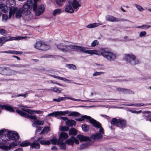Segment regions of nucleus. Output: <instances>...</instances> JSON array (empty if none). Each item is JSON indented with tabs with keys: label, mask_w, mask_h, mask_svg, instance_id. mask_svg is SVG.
Listing matches in <instances>:
<instances>
[{
	"label": "nucleus",
	"mask_w": 151,
	"mask_h": 151,
	"mask_svg": "<svg viewBox=\"0 0 151 151\" xmlns=\"http://www.w3.org/2000/svg\"><path fill=\"white\" fill-rule=\"evenodd\" d=\"M100 25L99 23H95L92 24H89L86 26V27L88 28H94Z\"/></svg>",
	"instance_id": "nucleus-32"
},
{
	"label": "nucleus",
	"mask_w": 151,
	"mask_h": 151,
	"mask_svg": "<svg viewBox=\"0 0 151 151\" xmlns=\"http://www.w3.org/2000/svg\"><path fill=\"white\" fill-rule=\"evenodd\" d=\"M104 73L103 72H96L93 74V75L94 76H99L104 74Z\"/></svg>",
	"instance_id": "nucleus-51"
},
{
	"label": "nucleus",
	"mask_w": 151,
	"mask_h": 151,
	"mask_svg": "<svg viewBox=\"0 0 151 151\" xmlns=\"http://www.w3.org/2000/svg\"><path fill=\"white\" fill-rule=\"evenodd\" d=\"M77 138L80 141H83L90 140L89 138L87 137L84 136L82 135H78L77 136Z\"/></svg>",
	"instance_id": "nucleus-24"
},
{
	"label": "nucleus",
	"mask_w": 151,
	"mask_h": 151,
	"mask_svg": "<svg viewBox=\"0 0 151 151\" xmlns=\"http://www.w3.org/2000/svg\"><path fill=\"white\" fill-rule=\"evenodd\" d=\"M66 125L70 127H72L73 126H75L76 125V122L73 120H68L65 122Z\"/></svg>",
	"instance_id": "nucleus-27"
},
{
	"label": "nucleus",
	"mask_w": 151,
	"mask_h": 151,
	"mask_svg": "<svg viewBox=\"0 0 151 151\" xmlns=\"http://www.w3.org/2000/svg\"><path fill=\"white\" fill-rule=\"evenodd\" d=\"M27 37H23L20 36H19L17 37L9 36H7L6 37V41L13 40H22L24 39H25Z\"/></svg>",
	"instance_id": "nucleus-19"
},
{
	"label": "nucleus",
	"mask_w": 151,
	"mask_h": 151,
	"mask_svg": "<svg viewBox=\"0 0 151 151\" xmlns=\"http://www.w3.org/2000/svg\"><path fill=\"white\" fill-rule=\"evenodd\" d=\"M74 10L73 7H72L70 2L69 3V4L65 6V11L66 12L72 13L74 12Z\"/></svg>",
	"instance_id": "nucleus-20"
},
{
	"label": "nucleus",
	"mask_w": 151,
	"mask_h": 151,
	"mask_svg": "<svg viewBox=\"0 0 151 151\" xmlns=\"http://www.w3.org/2000/svg\"><path fill=\"white\" fill-rule=\"evenodd\" d=\"M101 116L106 119L107 120H109L110 119V118L108 116L105 115H103V114H101Z\"/></svg>",
	"instance_id": "nucleus-59"
},
{
	"label": "nucleus",
	"mask_w": 151,
	"mask_h": 151,
	"mask_svg": "<svg viewBox=\"0 0 151 151\" xmlns=\"http://www.w3.org/2000/svg\"><path fill=\"white\" fill-rule=\"evenodd\" d=\"M111 124L114 126H116L122 129L126 126V122L124 120L118 119L114 118L111 121Z\"/></svg>",
	"instance_id": "nucleus-5"
},
{
	"label": "nucleus",
	"mask_w": 151,
	"mask_h": 151,
	"mask_svg": "<svg viewBox=\"0 0 151 151\" xmlns=\"http://www.w3.org/2000/svg\"><path fill=\"white\" fill-rule=\"evenodd\" d=\"M0 33L3 35H5L7 34V32L3 29H0Z\"/></svg>",
	"instance_id": "nucleus-50"
},
{
	"label": "nucleus",
	"mask_w": 151,
	"mask_h": 151,
	"mask_svg": "<svg viewBox=\"0 0 151 151\" xmlns=\"http://www.w3.org/2000/svg\"><path fill=\"white\" fill-rule=\"evenodd\" d=\"M15 14V17L17 18H19L22 17L23 14L22 10L21 8H18L17 7H15L14 8H11L9 10V17L11 18L13 17L14 15Z\"/></svg>",
	"instance_id": "nucleus-4"
},
{
	"label": "nucleus",
	"mask_w": 151,
	"mask_h": 151,
	"mask_svg": "<svg viewBox=\"0 0 151 151\" xmlns=\"http://www.w3.org/2000/svg\"><path fill=\"white\" fill-rule=\"evenodd\" d=\"M38 141H37V140L36 141H34L32 144L30 143V147L32 149H39L40 148V145L37 142Z\"/></svg>",
	"instance_id": "nucleus-23"
},
{
	"label": "nucleus",
	"mask_w": 151,
	"mask_h": 151,
	"mask_svg": "<svg viewBox=\"0 0 151 151\" xmlns=\"http://www.w3.org/2000/svg\"><path fill=\"white\" fill-rule=\"evenodd\" d=\"M6 38L5 37H0V46H1L6 42Z\"/></svg>",
	"instance_id": "nucleus-39"
},
{
	"label": "nucleus",
	"mask_w": 151,
	"mask_h": 151,
	"mask_svg": "<svg viewBox=\"0 0 151 151\" xmlns=\"http://www.w3.org/2000/svg\"><path fill=\"white\" fill-rule=\"evenodd\" d=\"M99 42L98 40H95L93 41L91 44V46L92 47H94L99 45Z\"/></svg>",
	"instance_id": "nucleus-44"
},
{
	"label": "nucleus",
	"mask_w": 151,
	"mask_h": 151,
	"mask_svg": "<svg viewBox=\"0 0 151 151\" xmlns=\"http://www.w3.org/2000/svg\"><path fill=\"white\" fill-rule=\"evenodd\" d=\"M135 6L137 9L140 12H142L144 10V9L140 5L136 4Z\"/></svg>",
	"instance_id": "nucleus-48"
},
{
	"label": "nucleus",
	"mask_w": 151,
	"mask_h": 151,
	"mask_svg": "<svg viewBox=\"0 0 151 151\" xmlns=\"http://www.w3.org/2000/svg\"><path fill=\"white\" fill-rule=\"evenodd\" d=\"M58 49L64 52H68L72 50H74V45H65L63 43H60L57 45Z\"/></svg>",
	"instance_id": "nucleus-11"
},
{
	"label": "nucleus",
	"mask_w": 151,
	"mask_h": 151,
	"mask_svg": "<svg viewBox=\"0 0 151 151\" xmlns=\"http://www.w3.org/2000/svg\"><path fill=\"white\" fill-rule=\"evenodd\" d=\"M74 137H72L70 139L65 141V143L68 145H73L74 143Z\"/></svg>",
	"instance_id": "nucleus-31"
},
{
	"label": "nucleus",
	"mask_w": 151,
	"mask_h": 151,
	"mask_svg": "<svg viewBox=\"0 0 151 151\" xmlns=\"http://www.w3.org/2000/svg\"><path fill=\"white\" fill-rule=\"evenodd\" d=\"M42 42L41 41L37 42L34 45V47L36 49L41 50Z\"/></svg>",
	"instance_id": "nucleus-26"
},
{
	"label": "nucleus",
	"mask_w": 151,
	"mask_h": 151,
	"mask_svg": "<svg viewBox=\"0 0 151 151\" xmlns=\"http://www.w3.org/2000/svg\"><path fill=\"white\" fill-rule=\"evenodd\" d=\"M34 122L39 125H43L44 124V121H41L37 119Z\"/></svg>",
	"instance_id": "nucleus-42"
},
{
	"label": "nucleus",
	"mask_w": 151,
	"mask_h": 151,
	"mask_svg": "<svg viewBox=\"0 0 151 151\" xmlns=\"http://www.w3.org/2000/svg\"><path fill=\"white\" fill-rule=\"evenodd\" d=\"M34 112L35 113H37L38 114H39L42 113L43 112L39 110H34Z\"/></svg>",
	"instance_id": "nucleus-64"
},
{
	"label": "nucleus",
	"mask_w": 151,
	"mask_h": 151,
	"mask_svg": "<svg viewBox=\"0 0 151 151\" xmlns=\"http://www.w3.org/2000/svg\"><path fill=\"white\" fill-rule=\"evenodd\" d=\"M50 46L48 44H45V42H42V45L41 50H47L50 49Z\"/></svg>",
	"instance_id": "nucleus-25"
},
{
	"label": "nucleus",
	"mask_w": 151,
	"mask_h": 151,
	"mask_svg": "<svg viewBox=\"0 0 151 151\" xmlns=\"http://www.w3.org/2000/svg\"><path fill=\"white\" fill-rule=\"evenodd\" d=\"M68 134L65 132H62L60 134L58 145L60 149L64 150L66 149L65 144L63 142V141L68 138Z\"/></svg>",
	"instance_id": "nucleus-7"
},
{
	"label": "nucleus",
	"mask_w": 151,
	"mask_h": 151,
	"mask_svg": "<svg viewBox=\"0 0 151 151\" xmlns=\"http://www.w3.org/2000/svg\"><path fill=\"white\" fill-rule=\"evenodd\" d=\"M85 119H88L90 123L94 127L100 126L99 122L96 121L87 115H83L81 116V118L76 119V120L80 122H81L84 120Z\"/></svg>",
	"instance_id": "nucleus-10"
},
{
	"label": "nucleus",
	"mask_w": 151,
	"mask_h": 151,
	"mask_svg": "<svg viewBox=\"0 0 151 151\" xmlns=\"http://www.w3.org/2000/svg\"><path fill=\"white\" fill-rule=\"evenodd\" d=\"M124 41H129L130 40V39L128 38V37H124Z\"/></svg>",
	"instance_id": "nucleus-62"
},
{
	"label": "nucleus",
	"mask_w": 151,
	"mask_h": 151,
	"mask_svg": "<svg viewBox=\"0 0 151 151\" xmlns=\"http://www.w3.org/2000/svg\"><path fill=\"white\" fill-rule=\"evenodd\" d=\"M65 114V112L62 111H54L52 113L48 114V116H56L59 115H63Z\"/></svg>",
	"instance_id": "nucleus-22"
},
{
	"label": "nucleus",
	"mask_w": 151,
	"mask_h": 151,
	"mask_svg": "<svg viewBox=\"0 0 151 151\" xmlns=\"http://www.w3.org/2000/svg\"><path fill=\"white\" fill-rule=\"evenodd\" d=\"M106 19L110 22H118L120 21V20H119L116 17L111 16V15H107L106 17Z\"/></svg>",
	"instance_id": "nucleus-21"
},
{
	"label": "nucleus",
	"mask_w": 151,
	"mask_h": 151,
	"mask_svg": "<svg viewBox=\"0 0 151 151\" xmlns=\"http://www.w3.org/2000/svg\"><path fill=\"white\" fill-rule=\"evenodd\" d=\"M146 32L145 31L141 32L139 35V36L140 37H142L145 36L146 35Z\"/></svg>",
	"instance_id": "nucleus-57"
},
{
	"label": "nucleus",
	"mask_w": 151,
	"mask_h": 151,
	"mask_svg": "<svg viewBox=\"0 0 151 151\" xmlns=\"http://www.w3.org/2000/svg\"><path fill=\"white\" fill-rule=\"evenodd\" d=\"M0 148L5 151H8L10 149L11 147L5 145H0Z\"/></svg>",
	"instance_id": "nucleus-38"
},
{
	"label": "nucleus",
	"mask_w": 151,
	"mask_h": 151,
	"mask_svg": "<svg viewBox=\"0 0 151 151\" xmlns=\"http://www.w3.org/2000/svg\"><path fill=\"white\" fill-rule=\"evenodd\" d=\"M149 105H151V103L150 104H127V106H137L138 107H139L140 106H147Z\"/></svg>",
	"instance_id": "nucleus-29"
},
{
	"label": "nucleus",
	"mask_w": 151,
	"mask_h": 151,
	"mask_svg": "<svg viewBox=\"0 0 151 151\" xmlns=\"http://www.w3.org/2000/svg\"><path fill=\"white\" fill-rule=\"evenodd\" d=\"M3 53H9L11 54H21L22 53V52H19L15 50H9L6 51H4L3 52Z\"/></svg>",
	"instance_id": "nucleus-28"
},
{
	"label": "nucleus",
	"mask_w": 151,
	"mask_h": 151,
	"mask_svg": "<svg viewBox=\"0 0 151 151\" xmlns=\"http://www.w3.org/2000/svg\"><path fill=\"white\" fill-rule=\"evenodd\" d=\"M9 136L7 135V131L2 129L0 131V138L3 141L6 142L9 140ZM2 143L0 142V145Z\"/></svg>",
	"instance_id": "nucleus-13"
},
{
	"label": "nucleus",
	"mask_w": 151,
	"mask_h": 151,
	"mask_svg": "<svg viewBox=\"0 0 151 151\" xmlns=\"http://www.w3.org/2000/svg\"><path fill=\"white\" fill-rule=\"evenodd\" d=\"M18 73L16 71L10 69L5 66L0 67V74L6 76H12Z\"/></svg>",
	"instance_id": "nucleus-3"
},
{
	"label": "nucleus",
	"mask_w": 151,
	"mask_h": 151,
	"mask_svg": "<svg viewBox=\"0 0 151 151\" xmlns=\"http://www.w3.org/2000/svg\"><path fill=\"white\" fill-rule=\"evenodd\" d=\"M77 134L76 130L74 128L71 129L69 131V134L70 135H76Z\"/></svg>",
	"instance_id": "nucleus-35"
},
{
	"label": "nucleus",
	"mask_w": 151,
	"mask_h": 151,
	"mask_svg": "<svg viewBox=\"0 0 151 151\" xmlns=\"http://www.w3.org/2000/svg\"><path fill=\"white\" fill-rule=\"evenodd\" d=\"M19 144V142L17 141H14L10 144V146L11 147L15 146Z\"/></svg>",
	"instance_id": "nucleus-53"
},
{
	"label": "nucleus",
	"mask_w": 151,
	"mask_h": 151,
	"mask_svg": "<svg viewBox=\"0 0 151 151\" xmlns=\"http://www.w3.org/2000/svg\"><path fill=\"white\" fill-rule=\"evenodd\" d=\"M50 130L49 128L48 127H45L43 130L40 133V134H42L44 133H47Z\"/></svg>",
	"instance_id": "nucleus-46"
},
{
	"label": "nucleus",
	"mask_w": 151,
	"mask_h": 151,
	"mask_svg": "<svg viewBox=\"0 0 151 151\" xmlns=\"http://www.w3.org/2000/svg\"><path fill=\"white\" fill-rule=\"evenodd\" d=\"M66 99L65 97H59L58 99H53V101H54L57 102H59L61 101H63L65 100V99Z\"/></svg>",
	"instance_id": "nucleus-40"
},
{
	"label": "nucleus",
	"mask_w": 151,
	"mask_h": 151,
	"mask_svg": "<svg viewBox=\"0 0 151 151\" xmlns=\"http://www.w3.org/2000/svg\"><path fill=\"white\" fill-rule=\"evenodd\" d=\"M8 17L7 15L6 14L2 15V20L4 22H6L8 19Z\"/></svg>",
	"instance_id": "nucleus-55"
},
{
	"label": "nucleus",
	"mask_w": 151,
	"mask_h": 151,
	"mask_svg": "<svg viewBox=\"0 0 151 151\" xmlns=\"http://www.w3.org/2000/svg\"><path fill=\"white\" fill-rule=\"evenodd\" d=\"M74 139L75 140H74V142H75V143L77 144H78L79 143V141L76 139L75 137H74Z\"/></svg>",
	"instance_id": "nucleus-63"
},
{
	"label": "nucleus",
	"mask_w": 151,
	"mask_h": 151,
	"mask_svg": "<svg viewBox=\"0 0 151 151\" xmlns=\"http://www.w3.org/2000/svg\"><path fill=\"white\" fill-rule=\"evenodd\" d=\"M70 115L71 116H78L80 115V114L79 113L77 112L73 111L70 113Z\"/></svg>",
	"instance_id": "nucleus-52"
},
{
	"label": "nucleus",
	"mask_w": 151,
	"mask_h": 151,
	"mask_svg": "<svg viewBox=\"0 0 151 151\" xmlns=\"http://www.w3.org/2000/svg\"><path fill=\"white\" fill-rule=\"evenodd\" d=\"M16 111L18 114L28 119H32L34 120V122L37 119V117L35 115H29L27 113L19 110H17Z\"/></svg>",
	"instance_id": "nucleus-15"
},
{
	"label": "nucleus",
	"mask_w": 151,
	"mask_h": 151,
	"mask_svg": "<svg viewBox=\"0 0 151 151\" xmlns=\"http://www.w3.org/2000/svg\"><path fill=\"white\" fill-rule=\"evenodd\" d=\"M88 48L81 46L74 45V50L91 55L96 54L97 50H87Z\"/></svg>",
	"instance_id": "nucleus-8"
},
{
	"label": "nucleus",
	"mask_w": 151,
	"mask_h": 151,
	"mask_svg": "<svg viewBox=\"0 0 151 151\" xmlns=\"http://www.w3.org/2000/svg\"><path fill=\"white\" fill-rule=\"evenodd\" d=\"M33 10L36 15L39 16L42 14L45 10L44 6L43 5H40L37 6V3H34Z\"/></svg>",
	"instance_id": "nucleus-12"
},
{
	"label": "nucleus",
	"mask_w": 151,
	"mask_h": 151,
	"mask_svg": "<svg viewBox=\"0 0 151 151\" xmlns=\"http://www.w3.org/2000/svg\"><path fill=\"white\" fill-rule=\"evenodd\" d=\"M96 55H102L104 58L108 60L111 61L116 58V55L114 52L109 51L106 48H101L97 50Z\"/></svg>",
	"instance_id": "nucleus-1"
},
{
	"label": "nucleus",
	"mask_w": 151,
	"mask_h": 151,
	"mask_svg": "<svg viewBox=\"0 0 151 151\" xmlns=\"http://www.w3.org/2000/svg\"><path fill=\"white\" fill-rule=\"evenodd\" d=\"M22 110L24 111H26L30 114H32L33 112H34V110L29 109H22Z\"/></svg>",
	"instance_id": "nucleus-49"
},
{
	"label": "nucleus",
	"mask_w": 151,
	"mask_h": 151,
	"mask_svg": "<svg viewBox=\"0 0 151 151\" xmlns=\"http://www.w3.org/2000/svg\"><path fill=\"white\" fill-rule=\"evenodd\" d=\"M43 139L42 137H40L37 139V141L42 145H48L50 144V141L44 140Z\"/></svg>",
	"instance_id": "nucleus-18"
},
{
	"label": "nucleus",
	"mask_w": 151,
	"mask_h": 151,
	"mask_svg": "<svg viewBox=\"0 0 151 151\" xmlns=\"http://www.w3.org/2000/svg\"><path fill=\"white\" fill-rule=\"evenodd\" d=\"M60 131H67L68 130V128L65 127H60Z\"/></svg>",
	"instance_id": "nucleus-54"
},
{
	"label": "nucleus",
	"mask_w": 151,
	"mask_h": 151,
	"mask_svg": "<svg viewBox=\"0 0 151 151\" xmlns=\"http://www.w3.org/2000/svg\"><path fill=\"white\" fill-rule=\"evenodd\" d=\"M7 135L9 137L10 140H18L19 139V136L18 134L16 131H7Z\"/></svg>",
	"instance_id": "nucleus-14"
},
{
	"label": "nucleus",
	"mask_w": 151,
	"mask_h": 151,
	"mask_svg": "<svg viewBox=\"0 0 151 151\" xmlns=\"http://www.w3.org/2000/svg\"><path fill=\"white\" fill-rule=\"evenodd\" d=\"M30 143L27 141H25L22 142L20 144V146L22 147H26L30 145Z\"/></svg>",
	"instance_id": "nucleus-36"
},
{
	"label": "nucleus",
	"mask_w": 151,
	"mask_h": 151,
	"mask_svg": "<svg viewBox=\"0 0 151 151\" xmlns=\"http://www.w3.org/2000/svg\"><path fill=\"white\" fill-rule=\"evenodd\" d=\"M27 93H26L24 94H19L17 95H15L14 96V97L15 98L18 97H20V96H22L24 98H26V97L27 96Z\"/></svg>",
	"instance_id": "nucleus-56"
},
{
	"label": "nucleus",
	"mask_w": 151,
	"mask_h": 151,
	"mask_svg": "<svg viewBox=\"0 0 151 151\" xmlns=\"http://www.w3.org/2000/svg\"><path fill=\"white\" fill-rule=\"evenodd\" d=\"M49 141H50V142H51L52 144L53 145H55L57 143L58 145V140L57 138L55 137H53L52 139Z\"/></svg>",
	"instance_id": "nucleus-37"
},
{
	"label": "nucleus",
	"mask_w": 151,
	"mask_h": 151,
	"mask_svg": "<svg viewBox=\"0 0 151 151\" xmlns=\"http://www.w3.org/2000/svg\"><path fill=\"white\" fill-rule=\"evenodd\" d=\"M23 14L25 15H29L31 13V7L29 5L26 4L23 5L22 8Z\"/></svg>",
	"instance_id": "nucleus-16"
},
{
	"label": "nucleus",
	"mask_w": 151,
	"mask_h": 151,
	"mask_svg": "<svg viewBox=\"0 0 151 151\" xmlns=\"http://www.w3.org/2000/svg\"><path fill=\"white\" fill-rule=\"evenodd\" d=\"M63 89L60 88L52 87L51 91L55 92L58 93H61Z\"/></svg>",
	"instance_id": "nucleus-30"
},
{
	"label": "nucleus",
	"mask_w": 151,
	"mask_h": 151,
	"mask_svg": "<svg viewBox=\"0 0 151 151\" xmlns=\"http://www.w3.org/2000/svg\"><path fill=\"white\" fill-rule=\"evenodd\" d=\"M94 65L96 68L99 69H102L104 68L103 65L102 64L95 63Z\"/></svg>",
	"instance_id": "nucleus-45"
},
{
	"label": "nucleus",
	"mask_w": 151,
	"mask_h": 151,
	"mask_svg": "<svg viewBox=\"0 0 151 151\" xmlns=\"http://www.w3.org/2000/svg\"><path fill=\"white\" fill-rule=\"evenodd\" d=\"M65 0H56V3L59 6L61 5V2H64Z\"/></svg>",
	"instance_id": "nucleus-58"
},
{
	"label": "nucleus",
	"mask_w": 151,
	"mask_h": 151,
	"mask_svg": "<svg viewBox=\"0 0 151 151\" xmlns=\"http://www.w3.org/2000/svg\"><path fill=\"white\" fill-rule=\"evenodd\" d=\"M51 150L55 151H56L57 150V147L55 146L52 147L51 149Z\"/></svg>",
	"instance_id": "nucleus-61"
},
{
	"label": "nucleus",
	"mask_w": 151,
	"mask_h": 151,
	"mask_svg": "<svg viewBox=\"0 0 151 151\" xmlns=\"http://www.w3.org/2000/svg\"><path fill=\"white\" fill-rule=\"evenodd\" d=\"M62 12V10L60 9H57L53 11L52 14L54 16H55L57 15L60 14Z\"/></svg>",
	"instance_id": "nucleus-33"
},
{
	"label": "nucleus",
	"mask_w": 151,
	"mask_h": 151,
	"mask_svg": "<svg viewBox=\"0 0 151 151\" xmlns=\"http://www.w3.org/2000/svg\"><path fill=\"white\" fill-rule=\"evenodd\" d=\"M50 76H52L54 78H57V79H60V77H59V76H57L55 75H50Z\"/></svg>",
	"instance_id": "nucleus-60"
},
{
	"label": "nucleus",
	"mask_w": 151,
	"mask_h": 151,
	"mask_svg": "<svg viewBox=\"0 0 151 151\" xmlns=\"http://www.w3.org/2000/svg\"><path fill=\"white\" fill-rule=\"evenodd\" d=\"M66 65L67 67L69 69H72L73 70H76V66L73 64H67Z\"/></svg>",
	"instance_id": "nucleus-47"
},
{
	"label": "nucleus",
	"mask_w": 151,
	"mask_h": 151,
	"mask_svg": "<svg viewBox=\"0 0 151 151\" xmlns=\"http://www.w3.org/2000/svg\"><path fill=\"white\" fill-rule=\"evenodd\" d=\"M100 124V126L95 127L98 128H99V132H98L95 134H92L91 135V138L94 140H97L101 139L103 137V135L104 134V129L101 127V124L99 122Z\"/></svg>",
	"instance_id": "nucleus-9"
},
{
	"label": "nucleus",
	"mask_w": 151,
	"mask_h": 151,
	"mask_svg": "<svg viewBox=\"0 0 151 151\" xmlns=\"http://www.w3.org/2000/svg\"><path fill=\"white\" fill-rule=\"evenodd\" d=\"M116 90L118 91L124 93H126L128 91V90L126 89L120 88H116Z\"/></svg>",
	"instance_id": "nucleus-41"
},
{
	"label": "nucleus",
	"mask_w": 151,
	"mask_h": 151,
	"mask_svg": "<svg viewBox=\"0 0 151 151\" xmlns=\"http://www.w3.org/2000/svg\"><path fill=\"white\" fill-rule=\"evenodd\" d=\"M6 5L0 2V11L3 12L4 13L7 12L8 10V8L9 10L11 8H14V6L16 4L15 0H7L6 1Z\"/></svg>",
	"instance_id": "nucleus-2"
},
{
	"label": "nucleus",
	"mask_w": 151,
	"mask_h": 151,
	"mask_svg": "<svg viewBox=\"0 0 151 151\" xmlns=\"http://www.w3.org/2000/svg\"><path fill=\"white\" fill-rule=\"evenodd\" d=\"M71 3L73 8L76 12L77 11L78 9L81 6V4L77 0H73V2Z\"/></svg>",
	"instance_id": "nucleus-17"
},
{
	"label": "nucleus",
	"mask_w": 151,
	"mask_h": 151,
	"mask_svg": "<svg viewBox=\"0 0 151 151\" xmlns=\"http://www.w3.org/2000/svg\"><path fill=\"white\" fill-rule=\"evenodd\" d=\"M124 59L127 63L132 65H135L139 63L138 59L133 55L126 54L124 55Z\"/></svg>",
	"instance_id": "nucleus-6"
},
{
	"label": "nucleus",
	"mask_w": 151,
	"mask_h": 151,
	"mask_svg": "<svg viewBox=\"0 0 151 151\" xmlns=\"http://www.w3.org/2000/svg\"><path fill=\"white\" fill-rule=\"evenodd\" d=\"M82 128L83 131L86 132L88 129V126L85 124H83L82 125Z\"/></svg>",
	"instance_id": "nucleus-43"
},
{
	"label": "nucleus",
	"mask_w": 151,
	"mask_h": 151,
	"mask_svg": "<svg viewBox=\"0 0 151 151\" xmlns=\"http://www.w3.org/2000/svg\"><path fill=\"white\" fill-rule=\"evenodd\" d=\"M90 145V143L88 142L83 143L80 145V148L81 149H84L87 148Z\"/></svg>",
	"instance_id": "nucleus-34"
}]
</instances>
